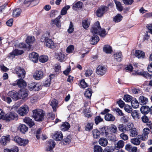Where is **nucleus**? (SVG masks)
I'll return each instance as SVG.
<instances>
[{
	"instance_id": "37998d69",
	"label": "nucleus",
	"mask_w": 152,
	"mask_h": 152,
	"mask_svg": "<svg viewBox=\"0 0 152 152\" xmlns=\"http://www.w3.org/2000/svg\"><path fill=\"white\" fill-rule=\"evenodd\" d=\"M99 41V38L98 36H93L92 37L91 43L92 45H95Z\"/></svg>"
},
{
	"instance_id": "9b49d317",
	"label": "nucleus",
	"mask_w": 152,
	"mask_h": 152,
	"mask_svg": "<svg viewBox=\"0 0 152 152\" xmlns=\"http://www.w3.org/2000/svg\"><path fill=\"white\" fill-rule=\"evenodd\" d=\"M23 53L22 50H20L18 49H15L10 53L8 55V57L10 58H13L15 56L20 55Z\"/></svg>"
},
{
	"instance_id": "8fccbe9b",
	"label": "nucleus",
	"mask_w": 152,
	"mask_h": 152,
	"mask_svg": "<svg viewBox=\"0 0 152 152\" xmlns=\"http://www.w3.org/2000/svg\"><path fill=\"white\" fill-rule=\"evenodd\" d=\"M21 12V10L20 9H16L14 10L13 12V17H17L20 15Z\"/></svg>"
},
{
	"instance_id": "1a4fd4ad",
	"label": "nucleus",
	"mask_w": 152,
	"mask_h": 152,
	"mask_svg": "<svg viewBox=\"0 0 152 152\" xmlns=\"http://www.w3.org/2000/svg\"><path fill=\"white\" fill-rule=\"evenodd\" d=\"M101 134L102 136H104L107 138L110 137L111 134L109 132L108 127L105 126L100 128Z\"/></svg>"
},
{
	"instance_id": "49530a36",
	"label": "nucleus",
	"mask_w": 152,
	"mask_h": 152,
	"mask_svg": "<svg viewBox=\"0 0 152 152\" xmlns=\"http://www.w3.org/2000/svg\"><path fill=\"white\" fill-rule=\"evenodd\" d=\"M18 148L16 146H15L10 149L7 148L4 149V152H18Z\"/></svg>"
},
{
	"instance_id": "bb28decb",
	"label": "nucleus",
	"mask_w": 152,
	"mask_h": 152,
	"mask_svg": "<svg viewBox=\"0 0 152 152\" xmlns=\"http://www.w3.org/2000/svg\"><path fill=\"white\" fill-rule=\"evenodd\" d=\"M70 127L69 124L68 122H64L63 123L60 127L61 129L63 131H65L68 130Z\"/></svg>"
},
{
	"instance_id": "864d4df0",
	"label": "nucleus",
	"mask_w": 152,
	"mask_h": 152,
	"mask_svg": "<svg viewBox=\"0 0 152 152\" xmlns=\"http://www.w3.org/2000/svg\"><path fill=\"white\" fill-rule=\"evenodd\" d=\"M131 115L134 119H138L140 118L139 114L137 110L132 111L131 113Z\"/></svg>"
},
{
	"instance_id": "774afa93",
	"label": "nucleus",
	"mask_w": 152,
	"mask_h": 152,
	"mask_svg": "<svg viewBox=\"0 0 152 152\" xmlns=\"http://www.w3.org/2000/svg\"><path fill=\"white\" fill-rule=\"evenodd\" d=\"M1 98L3 100L7 102L8 104H10L12 102L11 99L8 97L2 96Z\"/></svg>"
},
{
	"instance_id": "aec40b11",
	"label": "nucleus",
	"mask_w": 152,
	"mask_h": 152,
	"mask_svg": "<svg viewBox=\"0 0 152 152\" xmlns=\"http://www.w3.org/2000/svg\"><path fill=\"white\" fill-rule=\"evenodd\" d=\"M63 134L61 131L57 132L53 135V138L56 141H60L63 138Z\"/></svg>"
},
{
	"instance_id": "f257e3e1",
	"label": "nucleus",
	"mask_w": 152,
	"mask_h": 152,
	"mask_svg": "<svg viewBox=\"0 0 152 152\" xmlns=\"http://www.w3.org/2000/svg\"><path fill=\"white\" fill-rule=\"evenodd\" d=\"M32 112V117L36 121L40 122L43 120L45 113L42 110L36 109L33 110Z\"/></svg>"
},
{
	"instance_id": "4c0bfd02",
	"label": "nucleus",
	"mask_w": 152,
	"mask_h": 152,
	"mask_svg": "<svg viewBox=\"0 0 152 152\" xmlns=\"http://www.w3.org/2000/svg\"><path fill=\"white\" fill-rule=\"evenodd\" d=\"M142 113L143 114H147L149 112V108L147 106H142L140 109Z\"/></svg>"
},
{
	"instance_id": "72a5a7b5",
	"label": "nucleus",
	"mask_w": 152,
	"mask_h": 152,
	"mask_svg": "<svg viewBox=\"0 0 152 152\" xmlns=\"http://www.w3.org/2000/svg\"><path fill=\"white\" fill-rule=\"evenodd\" d=\"M138 134V132L137 129L135 128H133L130 131V136L131 137H135Z\"/></svg>"
},
{
	"instance_id": "c756f323",
	"label": "nucleus",
	"mask_w": 152,
	"mask_h": 152,
	"mask_svg": "<svg viewBox=\"0 0 152 152\" xmlns=\"http://www.w3.org/2000/svg\"><path fill=\"white\" fill-rule=\"evenodd\" d=\"M105 119L108 121H113L115 119V117L110 113L106 114L104 117Z\"/></svg>"
},
{
	"instance_id": "79ce46f5",
	"label": "nucleus",
	"mask_w": 152,
	"mask_h": 152,
	"mask_svg": "<svg viewBox=\"0 0 152 152\" xmlns=\"http://www.w3.org/2000/svg\"><path fill=\"white\" fill-rule=\"evenodd\" d=\"M19 127L20 132L23 133H25L28 130V128L24 124H20Z\"/></svg>"
},
{
	"instance_id": "5701e85b",
	"label": "nucleus",
	"mask_w": 152,
	"mask_h": 152,
	"mask_svg": "<svg viewBox=\"0 0 152 152\" xmlns=\"http://www.w3.org/2000/svg\"><path fill=\"white\" fill-rule=\"evenodd\" d=\"M61 18V16H59L54 20L52 21V23L53 25H56L58 28H60L61 26V22L59 20Z\"/></svg>"
},
{
	"instance_id": "f03ea898",
	"label": "nucleus",
	"mask_w": 152,
	"mask_h": 152,
	"mask_svg": "<svg viewBox=\"0 0 152 152\" xmlns=\"http://www.w3.org/2000/svg\"><path fill=\"white\" fill-rule=\"evenodd\" d=\"M13 140L16 143L22 146L27 145L29 142L28 140L23 139L18 136L15 137Z\"/></svg>"
},
{
	"instance_id": "2eb2a0df",
	"label": "nucleus",
	"mask_w": 152,
	"mask_h": 152,
	"mask_svg": "<svg viewBox=\"0 0 152 152\" xmlns=\"http://www.w3.org/2000/svg\"><path fill=\"white\" fill-rule=\"evenodd\" d=\"M8 95L14 100L19 99L18 92H17L14 91H10L8 93Z\"/></svg>"
},
{
	"instance_id": "58836bf2",
	"label": "nucleus",
	"mask_w": 152,
	"mask_h": 152,
	"mask_svg": "<svg viewBox=\"0 0 152 152\" xmlns=\"http://www.w3.org/2000/svg\"><path fill=\"white\" fill-rule=\"evenodd\" d=\"M103 50L105 53L108 54L111 53L112 52V47L108 45H105L104 46Z\"/></svg>"
},
{
	"instance_id": "e433bc0d",
	"label": "nucleus",
	"mask_w": 152,
	"mask_h": 152,
	"mask_svg": "<svg viewBox=\"0 0 152 152\" xmlns=\"http://www.w3.org/2000/svg\"><path fill=\"white\" fill-rule=\"evenodd\" d=\"M132 107L134 108H137L139 106V104L138 101L135 98L133 99L131 102Z\"/></svg>"
},
{
	"instance_id": "cd10ccee",
	"label": "nucleus",
	"mask_w": 152,
	"mask_h": 152,
	"mask_svg": "<svg viewBox=\"0 0 152 152\" xmlns=\"http://www.w3.org/2000/svg\"><path fill=\"white\" fill-rule=\"evenodd\" d=\"M90 20L88 19H86L82 21V23L83 27L85 29L88 28L90 24Z\"/></svg>"
},
{
	"instance_id": "39448f33",
	"label": "nucleus",
	"mask_w": 152,
	"mask_h": 152,
	"mask_svg": "<svg viewBox=\"0 0 152 152\" xmlns=\"http://www.w3.org/2000/svg\"><path fill=\"white\" fill-rule=\"evenodd\" d=\"M18 119V115L14 112H10L6 114L4 117V119L6 121H10Z\"/></svg>"
},
{
	"instance_id": "bf43d9fd",
	"label": "nucleus",
	"mask_w": 152,
	"mask_h": 152,
	"mask_svg": "<svg viewBox=\"0 0 152 152\" xmlns=\"http://www.w3.org/2000/svg\"><path fill=\"white\" fill-rule=\"evenodd\" d=\"M94 152H102V148L98 145H95L94 148Z\"/></svg>"
},
{
	"instance_id": "20e7f679",
	"label": "nucleus",
	"mask_w": 152,
	"mask_h": 152,
	"mask_svg": "<svg viewBox=\"0 0 152 152\" xmlns=\"http://www.w3.org/2000/svg\"><path fill=\"white\" fill-rule=\"evenodd\" d=\"M14 72L19 77L24 78L25 77L26 72L22 68L17 66L15 69Z\"/></svg>"
},
{
	"instance_id": "6e6d98bb",
	"label": "nucleus",
	"mask_w": 152,
	"mask_h": 152,
	"mask_svg": "<svg viewBox=\"0 0 152 152\" xmlns=\"http://www.w3.org/2000/svg\"><path fill=\"white\" fill-rule=\"evenodd\" d=\"M92 95V90L90 88L87 90L84 94L85 96L88 98H90Z\"/></svg>"
},
{
	"instance_id": "c03bdc74",
	"label": "nucleus",
	"mask_w": 152,
	"mask_h": 152,
	"mask_svg": "<svg viewBox=\"0 0 152 152\" xmlns=\"http://www.w3.org/2000/svg\"><path fill=\"white\" fill-rule=\"evenodd\" d=\"M48 60V56L45 55H42L39 58V61L42 63H44L47 62Z\"/></svg>"
},
{
	"instance_id": "ddd939ff",
	"label": "nucleus",
	"mask_w": 152,
	"mask_h": 152,
	"mask_svg": "<svg viewBox=\"0 0 152 152\" xmlns=\"http://www.w3.org/2000/svg\"><path fill=\"white\" fill-rule=\"evenodd\" d=\"M17 83H13L12 85L14 86L18 85V86L21 88H25L27 84L26 82L22 79H20L17 80Z\"/></svg>"
},
{
	"instance_id": "6ab92c4d",
	"label": "nucleus",
	"mask_w": 152,
	"mask_h": 152,
	"mask_svg": "<svg viewBox=\"0 0 152 152\" xmlns=\"http://www.w3.org/2000/svg\"><path fill=\"white\" fill-rule=\"evenodd\" d=\"M45 45L48 47L51 48H54L55 47V44L54 43L52 40L49 38L45 41Z\"/></svg>"
},
{
	"instance_id": "2f4dec72",
	"label": "nucleus",
	"mask_w": 152,
	"mask_h": 152,
	"mask_svg": "<svg viewBox=\"0 0 152 152\" xmlns=\"http://www.w3.org/2000/svg\"><path fill=\"white\" fill-rule=\"evenodd\" d=\"M108 129L110 131L113 133H115L117 132V127L115 125L111 124L108 126Z\"/></svg>"
},
{
	"instance_id": "a18cd8bd",
	"label": "nucleus",
	"mask_w": 152,
	"mask_h": 152,
	"mask_svg": "<svg viewBox=\"0 0 152 152\" xmlns=\"http://www.w3.org/2000/svg\"><path fill=\"white\" fill-rule=\"evenodd\" d=\"M123 17L120 14H118L113 18V20L115 23L120 22L122 19Z\"/></svg>"
},
{
	"instance_id": "de8ad7c7",
	"label": "nucleus",
	"mask_w": 152,
	"mask_h": 152,
	"mask_svg": "<svg viewBox=\"0 0 152 152\" xmlns=\"http://www.w3.org/2000/svg\"><path fill=\"white\" fill-rule=\"evenodd\" d=\"M100 132L98 130L95 129L93 130L92 133L93 137L95 138H97L99 137L101 134Z\"/></svg>"
},
{
	"instance_id": "423d86ee",
	"label": "nucleus",
	"mask_w": 152,
	"mask_h": 152,
	"mask_svg": "<svg viewBox=\"0 0 152 152\" xmlns=\"http://www.w3.org/2000/svg\"><path fill=\"white\" fill-rule=\"evenodd\" d=\"M29 107L26 104H24L18 110V113L21 116H24L27 114L29 111Z\"/></svg>"
},
{
	"instance_id": "4be33fe9",
	"label": "nucleus",
	"mask_w": 152,
	"mask_h": 152,
	"mask_svg": "<svg viewBox=\"0 0 152 152\" xmlns=\"http://www.w3.org/2000/svg\"><path fill=\"white\" fill-rule=\"evenodd\" d=\"M10 140L9 136H2L1 138L0 142L1 145H5L10 142Z\"/></svg>"
},
{
	"instance_id": "680f3d73",
	"label": "nucleus",
	"mask_w": 152,
	"mask_h": 152,
	"mask_svg": "<svg viewBox=\"0 0 152 152\" xmlns=\"http://www.w3.org/2000/svg\"><path fill=\"white\" fill-rule=\"evenodd\" d=\"M65 58V55L61 53H60L58 55L57 58L58 60L61 62L64 61Z\"/></svg>"
},
{
	"instance_id": "412c9836",
	"label": "nucleus",
	"mask_w": 152,
	"mask_h": 152,
	"mask_svg": "<svg viewBox=\"0 0 152 152\" xmlns=\"http://www.w3.org/2000/svg\"><path fill=\"white\" fill-rule=\"evenodd\" d=\"M142 140L141 138L139 137V135L136 138H133L130 140L131 142L134 145H138L140 144V141Z\"/></svg>"
},
{
	"instance_id": "5fc2aeb1",
	"label": "nucleus",
	"mask_w": 152,
	"mask_h": 152,
	"mask_svg": "<svg viewBox=\"0 0 152 152\" xmlns=\"http://www.w3.org/2000/svg\"><path fill=\"white\" fill-rule=\"evenodd\" d=\"M71 140V137L70 136H68L64 138L63 141L61 142V143H63L64 144L66 145L69 144Z\"/></svg>"
},
{
	"instance_id": "f3484780",
	"label": "nucleus",
	"mask_w": 152,
	"mask_h": 152,
	"mask_svg": "<svg viewBox=\"0 0 152 152\" xmlns=\"http://www.w3.org/2000/svg\"><path fill=\"white\" fill-rule=\"evenodd\" d=\"M30 60L34 62L37 63L38 61V54L35 52H32L29 55Z\"/></svg>"
},
{
	"instance_id": "4468645a",
	"label": "nucleus",
	"mask_w": 152,
	"mask_h": 152,
	"mask_svg": "<svg viewBox=\"0 0 152 152\" xmlns=\"http://www.w3.org/2000/svg\"><path fill=\"white\" fill-rule=\"evenodd\" d=\"M43 77V73L41 71H37L33 75V77L36 80H39L42 78Z\"/></svg>"
},
{
	"instance_id": "a211bd4d",
	"label": "nucleus",
	"mask_w": 152,
	"mask_h": 152,
	"mask_svg": "<svg viewBox=\"0 0 152 152\" xmlns=\"http://www.w3.org/2000/svg\"><path fill=\"white\" fill-rule=\"evenodd\" d=\"M83 3L81 1H78L72 4V8L73 10H77L81 9L82 8Z\"/></svg>"
},
{
	"instance_id": "f704fd0d",
	"label": "nucleus",
	"mask_w": 152,
	"mask_h": 152,
	"mask_svg": "<svg viewBox=\"0 0 152 152\" xmlns=\"http://www.w3.org/2000/svg\"><path fill=\"white\" fill-rule=\"evenodd\" d=\"M135 56L138 58H143L145 56V53L141 50H136Z\"/></svg>"
},
{
	"instance_id": "6e6552de",
	"label": "nucleus",
	"mask_w": 152,
	"mask_h": 152,
	"mask_svg": "<svg viewBox=\"0 0 152 152\" xmlns=\"http://www.w3.org/2000/svg\"><path fill=\"white\" fill-rule=\"evenodd\" d=\"M28 87L31 91H38L41 88V86L36 83H29L28 85Z\"/></svg>"
},
{
	"instance_id": "338daca9",
	"label": "nucleus",
	"mask_w": 152,
	"mask_h": 152,
	"mask_svg": "<svg viewBox=\"0 0 152 152\" xmlns=\"http://www.w3.org/2000/svg\"><path fill=\"white\" fill-rule=\"evenodd\" d=\"M74 31L73 25L72 22H70L67 31L69 33H72Z\"/></svg>"
},
{
	"instance_id": "c85d7f7f",
	"label": "nucleus",
	"mask_w": 152,
	"mask_h": 152,
	"mask_svg": "<svg viewBox=\"0 0 152 152\" xmlns=\"http://www.w3.org/2000/svg\"><path fill=\"white\" fill-rule=\"evenodd\" d=\"M99 144L102 146L105 147L108 144L107 140L104 138H100L99 141Z\"/></svg>"
},
{
	"instance_id": "052dcab7",
	"label": "nucleus",
	"mask_w": 152,
	"mask_h": 152,
	"mask_svg": "<svg viewBox=\"0 0 152 152\" xmlns=\"http://www.w3.org/2000/svg\"><path fill=\"white\" fill-rule=\"evenodd\" d=\"M93 123H88L85 127V129L86 131H90L93 129Z\"/></svg>"
},
{
	"instance_id": "f8f14e48",
	"label": "nucleus",
	"mask_w": 152,
	"mask_h": 152,
	"mask_svg": "<svg viewBox=\"0 0 152 152\" xmlns=\"http://www.w3.org/2000/svg\"><path fill=\"white\" fill-rule=\"evenodd\" d=\"M149 129L147 128H144L142 131V133L141 135H139V137L141 138L142 141H145L147 140L148 135L149 133Z\"/></svg>"
},
{
	"instance_id": "603ef678",
	"label": "nucleus",
	"mask_w": 152,
	"mask_h": 152,
	"mask_svg": "<svg viewBox=\"0 0 152 152\" xmlns=\"http://www.w3.org/2000/svg\"><path fill=\"white\" fill-rule=\"evenodd\" d=\"M117 9L120 11H121L123 9V7L122 6L121 3L118 1L115 0Z\"/></svg>"
},
{
	"instance_id": "0eeeda50",
	"label": "nucleus",
	"mask_w": 152,
	"mask_h": 152,
	"mask_svg": "<svg viewBox=\"0 0 152 152\" xmlns=\"http://www.w3.org/2000/svg\"><path fill=\"white\" fill-rule=\"evenodd\" d=\"M101 30V28L100 26L99 22H96L92 27L91 29V32L93 34H98L100 32V30Z\"/></svg>"
},
{
	"instance_id": "13d9d810",
	"label": "nucleus",
	"mask_w": 152,
	"mask_h": 152,
	"mask_svg": "<svg viewBox=\"0 0 152 152\" xmlns=\"http://www.w3.org/2000/svg\"><path fill=\"white\" fill-rule=\"evenodd\" d=\"M132 96L129 95H125L123 98L124 100L126 102H129L132 101Z\"/></svg>"
},
{
	"instance_id": "3c124183",
	"label": "nucleus",
	"mask_w": 152,
	"mask_h": 152,
	"mask_svg": "<svg viewBox=\"0 0 152 152\" xmlns=\"http://www.w3.org/2000/svg\"><path fill=\"white\" fill-rule=\"evenodd\" d=\"M70 7L69 5H66L62 9L61 11V14L62 15H66L67 12V10Z\"/></svg>"
},
{
	"instance_id": "9d476101",
	"label": "nucleus",
	"mask_w": 152,
	"mask_h": 152,
	"mask_svg": "<svg viewBox=\"0 0 152 152\" xmlns=\"http://www.w3.org/2000/svg\"><path fill=\"white\" fill-rule=\"evenodd\" d=\"M108 10L107 7L102 6L99 8L96 12V15L98 17H101Z\"/></svg>"
},
{
	"instance_id": "09e8293b",
	"label": "nucleus",
	"mask_w": 152,
	"mask_h": 152,
	"mask_svg": "<svg viewBox=\"0 0 152 152\" xmlns=\"http://www.w3.org/2000/svg\"><path fill=\"white\" fill-rule=\"evenodd\" d=\"M48 144L49 145H48L49 148L47 149V150L48 151H50L53 148L55 145L54 142L53 140H50L48 142Z\"/></svg>"
},
{
	"instance_id": "dca6fc26",
	"label": "nucleus",
	"mask_w": 152,
	"mask_h": 152,
	"mask_svg": "<svg viewBox=\"0 0 152 152\" xmlns=\"http://www.w3.org/2000/svg\"><path fill=\"white\" fill-rule=\"evenodd\" d=\"M19 99H24L27 97L28 95V93L26 90H22L18 91Z\"/></svg>"
},
{
	"instance_id": "c9c22d12",
	"label": "nucleus",
	"mask_w": 152,
	"mask_h": 152,
	"mask_svg": "<svg viewBox=\"0 0 152 152\" xmlns=\"http://www.w3.org/2000/svg\"><path fill=\"white\" fill-rule=\"evenodd\" d=\"M58 104V101L55 99L52 100L50 103V105L52 106L53 111H56V109L57 107Z\"/></svg>"
},
{
	"instance_id": "a878e982",
	"label": "nucleus",
	"mask_w": 152,
	"mask_h": 152,
	"mask_svg": "<svg viewBox=\"0 0 152 152\" xmlns=\"http://www.w3.org/2000/svg\"><path fill=\"white\" fill-rule=\"evenodd\" d=\"M24 122L28 124L30 127H31L34 125V123L30 118L28 117H25L23 119Z\"/></svg>"
},
{
	"instance_id": "69168bd1",
	"label": "nucleus",
	"mask_w": 152,
	"mask_h": 152,
	"mask_svg": "<svg viewBox=\"0 0 152 152\" xmlns=\"http://www.w3.org/2000/svg\"><path fill=\"white\" fill-rule=\"evenodd\" d=\"M93 71L91 69H88L86 70L84 74L85 76L86 77H89L92 74Z\"/></svg>"
},
{
	"instance_id": "ea45409f",
	"label": "nucleus",
	"mask_w": 152,
	"mask_h": 152,
	"mask_svg": "<svg viewBox=\"0 0 152 152\" xmlns=\"http://www.w3.org/2000/svg\"><path fill=\"white\" fill-rule=\"evenodd\" d=\"M124 142L122 140H120L115 145V148L117 150L122 148L124 145Z\"/></svg>"
},
{
	"instance_id": "4d7b16f0",
	"label": "nucleus",
	"mask_w": 152,
	"mask_h": 152,
	"mask_svg": "<svg viewBox=\"0 0 152 152\" xmlns=\"http://www.w3.org/2000/svg\"><path fill=\"white\" fill-rule=\"evenodd\" d=\"M80 86L83 88H85L88 86V84L86 82L84 79L82 80L80 82Z\"/></svg>"
},
{
	"instance_id": "7ed1b4c3",
	"label": "nucleus",
	"mask_w": 152,
	"mask_h": 152,
	"mask_svg": "<svg viewBox=\"0 0 152 152\" xmlns=\"http://www.w3.org/2000/svg\"><path fill=\"white\" fill-rule=\"evenodd\" d=\"M107 71V68L104 66L99 65L96 69V73L99 76H102L106 74Z\"/></svg>"
},
{
	"instance_id": "393cba45",
	"label": "nucleus",
	"mask_w": 152,
	"mask_h": 152,
	"mask_svg": "<svg viewBox=\"0 0 152 152\" xmlns=\"http://www.w3.org/2000/svg\"><path fill=\"white\" fill-rule=\"evenodd\" d=\"M50 33L48 31H46L42 37L40 39V41L42 42H45L47 39L48 37L50 36Z\"/></svg>"
},
{
	"instance_id": "a19ab883",
	"label": "nucleus",
	"mask_w": 152,
	"mask_h": 152,
	"mask_svg": "<svg viewBox=\"0 0 152 152\" xmlns=\"http://www.w3.org/2000/svg\"><path fill=\"white\" fill-rule=\"evenodd\" d=\"M35 40V39L34 37L31 36H28L26 39V42L30 45L31 44L33 43Z\"/></svg>"
},
{
	"instance_id": "473e14b6",
	"label": "nucleus",
	"mask_w": 152,
	"mask_h": 152,
	"mask_svg": "<svg viewBox=\"0 0 152 152\" xmlns=\"http://www.w3.org/2000/svg\"><path fill=\"white\" fill-rule=\"evenodd\" d=\"M134 125L132 122H129L125 126V131H130L134 127Z\"/></svg>"
},
{
	"instance_id": "e2e57ef3",
	"label": "nucleus",
	"mask_w": 152,
	"mask_h": 152,
	"mask_svg": "<svg viewBox=\"0 0 152 152\" xmlns=\"http://www.w3.org/2000/svg\"><path fill=\"white\" fill-rule=\"evenodd\" d=\"M125 110L128 113L131 112L132 110V109L129 105L126 104L124 107Z\"/></svg>"
},
{
	"instance_id": "7c9ffc66",
	"label": "nucleus",
	"mask_w": 152,
	"mask_h": 152,
	"mask_svg": "<svg viewBox=\"0 0 152 152\" xmlns=\"http://www.w3.org/2000/svg\"><path fill=\"white\" fill-rule=\"evenodd\" d=\"M139 100L141 104L143 105L146 104L148 102V99L143 96L139 97Z\"/></svg>"
},
{
	"instance_id": "0e129e2a",
	"label": "nucleus",
	"mask_w": 152,
	"mask_h": 152,
	"mask_svg": "<svg viewBox=\"0 0 152 152\" xmlns=\"http://www.w3.org/2000/svg\"><path fill=\"white\" fill-rule=\"evenodd\" d=\"M114 149L113 147L107 146L103 150V152H113Z\"/></svg>"
},
{
	"instance_id": "b1692460",
	"label": "nucleus",
	"mask_w": 152,
	"mask_h": 152,
	"mask_svg": "<svg viewBox=\"0 0 152 152\" xmlns=\"http://www.w3.org/2000/svg\"><path fill=\"white\" fill-rule=\"evenodd\" d=\"M115 59L117 61L120 62L122 60L123 56L121 52H117L113 55Z\"/></svg>"
}]
</instances>
